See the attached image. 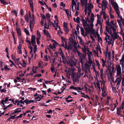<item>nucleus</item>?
<instances>
[{
  "mask_svg": "<svg viewBox=\"0 0 124 124\" xmlns=\"http://www.w3.org/2000/svg\"><path fill=\"white\" fill-rule=\"evenodd\" d=\"M17 32V35L19 37H20L21 35V31L19 28H17L16 29Z\"/></svg>",
  "mask_w": 124,
  "mask_h": 124,
  "instance_id": "nucleus-28",
  "label": "nucleus"
},
{
  "mask_svg": "<svg viewBox=\"0 0 124 124\" xmlns=\"http://www.w3.org/2000/svg\"><path fill=\"white\" fill-rule=\"evenodd\" d=\"M73 83L75 85L76 84V83H78L79 81V78H75V75L73 77Z\"/></svg>",
  "mask_w": 124,
  "mask_h": 124,
  "instance_id": "nucleus-15",
  "label": "nucleus"
},
{
  "mask_svg": "<svg viewBox=\"0 0 124 124\" xmlns=\"http://www.w3.org/2000/svg\"><path fill=\"white\" fill-rule=\"evenodd\" d=\"M17 50L21 49V46L20 44H19V45L17 46Z\"/></svg>",
  "mask_w": 124,
  "mask_h": 124,
  "instance_id": "nucleus-63",
  "label": "nucleus"
},
{
  "mask_svg": "<svg viewBox=\"0 0 124 124\" xmlns=\"http://www.w3.org/2000/svg\"><path fill=\"white\" fill-rule=\"evenodd\" d=\"M35 36L34 35H32L31 37V43H32L33 46H34V44H36V42L35 41Z\"/></svg>",
  "mask_w": 124,
  "mask_h": 124,
  "instance_id": "nucleus-12",
  "label": "nucleus"
},
{
  "mask_svg": "<svg viewBox=\"0 0 124 124\" xmlns=\"http://www.w3.org/2000/svg\"><path fill=\"white\" fill-rule=\"evenodd\" d=\"M30 101L31 100H29L28 99H26L24 101V102L26 104H28L31 103V102H30Z\"/></svg>",
  "mask_w": 124,
  "mask_h": 124,
  "instance_id": "nucleus-42",
  "label": "nucleus"
},
{
  "mask_svg": "<svg viewBox=\"0 0 124 124\" xmlns=\"http://www.w3.org/2000/svg\"><path fill=\"white\" fill-rule=\"evenodd\" d=\"M93 14V13L92 14V16ZM80 20L82 22L83 26L85 28L86 30H89L90 29H92L93 28L94 26L93 23L94 21V18L92 16L90 17V20H87L88 22L90 23V25L87 23L86 20L84 19L82 17L81 19H80Z\"/></svg>",
  "mask_w": 124,
  "mask_h": 124,
  "instance_id": "nucleus-2",
  "label": "nucleus"
},
{
  "mask_svg": "<svg viewBox=\"0 0 124 124\" xmlns=\"http://www.w3.org/2000/svg\"><path fill=\"white\" fill-rule=\"evenodd\" d=\"M111 66L108 65V67L107 68V70L109 72H111Z\"/></svg>",
  "mask_w": 124,
  "mask_h": 124,
  "instance_id": "nucleus-49",
  "label": "nucleus"
},
{
  "mask_svg": "<svg viewBox=\"0 0 124 124\" xmlns=\"http://www.w3.org/2000/svg\"><path fill=\"white\" fill-rule=\"evenodd\" d=\"M97 39L98 41L99 42H102V39L100 37V35L98 33H97Z\"/></svg>",
  "mask_w": 124,
  "mask_h": 124,
  "instance_id": "nucleus-31",
  "label": "nucleus"
},
{
  "mask_svg": "<svg viewBox=\"0 0 124 124\" xmlns=\"http://www.w3.org/2000/svg\"><path fill=\"white\" fill-rule=\"evenodd\" d=\"M30 6L31 8V9L32 10V11H34L33 10V3H30Z\"/></svg>",
  "mask_w": 124,
  "mask_h": 124,
  "instance_id": "nucleus-57",
  "label": "nucleus"
},
{
  "mask_svg": "<svg viewBox=\"0 0 124 124\" xmlns=\"http://www.w3.org/2000/svg\"><path fill=\"white\" fill-rule=\"evenodd\" d=\"M8 101V97H6L5 99L4 100L3 99L2 100H1V103L3 105L4 107H5V103H7V102Z\"/></svg>",
  "mask_w": 124,
  "mask_h": 124,
  "instance_id": "nucleus-14",
  "label": "nucleus"
},
{
  "mask_svg": "<svg viewBox=\"0 0 124 124\" xmlns=\"http://www.w3.org/2000/svg\"><path fill=\"white\" fill-rule=\"evenodd\" d=\"M62 43H64L66 41V39L65 38H64L62 37H61Z\"/></svg>",
  "mask_w": 124,
  "mask_h": 124,
  "instance_id": "nucleus-59",
  "label": "nucleus"
},
{
  "mask_svg": "<svg viewBox=\"0 0 124 124\" xmlns=\"http://www.w3.org/2000/svg\"><path fill=\"white\" fill-rule=\"evenodd\" d=\"M84 70L85 74L87 75L88 76H89L90 74V70H88V69H85V70Z\"/></svg>",
  "mask_w": 124,
  "mask_h": 124,
  "instance_id": "nucleus-27",
  "label": "nucleus"
},
{
  "mask_svg": "<svg viewBox=\"0 0 124 124\" xmlns=\"http://www.w3.org/2000/svg\"><path fill=\"white\" fill-rule=\"evenodd\" d=\"M107 2L106 0H103L102 1V3L101 4V7H102V9L103 10V8H104L105 9L107 7Z\"/></svg>",
  "mask_w": 124,
  "mask_h": 124,
  "instance_id": "nucleus-9",
  "label": "nucleus"
},
{
  "mask_svg": "<svg viewBox=\"0 0 124 124\" xmlns=\"http://www.w3.org/2000/svg\"><path fill=\"white\" fill-rule=\"evenodd\" d=\"M95 74L96 75V79L97 78L98 76H99V75L100 74L97 71H95Z\"/></svg>",
  "mask_w": 124,
  "mask_h": 124,
  "instance_id": "nucleus-50",
  "label": "nucleus"
},
{
  "mask_svg": "<svg viewBox=\"0 0 124 124\" xmlns=\"http://www.w3.org/2000/svg\"><path fill=\"white\" fill-rule=\"evenodd\" d=\"M64 30L66 33H67L69 31L67 26H66L65 27H64Z\"/></svg>",
  "mask_w": 124,
  "mask_h": 124,
  "instance_id": "nucleus-41",
  "label": "nucleus"
},
{
  "mask_svg": "<svg viewBox=\"0 0 124 124\" xmlns=\"http://www.w3.org/2000/svg\"><path fill=\"white\" fill-rule=\"evenodd\" d=\"M108 26H105V31L107 32H108L109 34H111L112 36H113V35L112 34V32L114 33L115 37L117 38L118 36L117 35V31L116 30V26L115 24L113 22V21L111 20L110 22V24L109 23V22L108 25Z\"/></svg>",
  "mask_w": 124,
  "mask_h": 124,
  "instance_id": "nucleus-1",
  "label": "nucleus"
},
{
  "mask_svg": "<svg viewBox=\"0 0 124 124\" xmlns=\"http://www.w3.org/2000/svg\"><path fill=\"white\" fill-rule=\"evenodd\" d=\"M97 22L96 24V25L97 26L98 24H100L101 23V18H100L99 15L97 14Z\"/></svg>",
  "mask_w": 124,
  "mask_h": 124,
  "instance_id": "nucleus-26",
  "label": "nucleus"
},
{
  "mask_svg": "<svg viewBox=\"0 0 124 124\" xmlns=\"http://www.w3.org/2000/svg\"><path fill=\"white\" fill-rule=\"evenodd\" d=\"M88 11V12H87V16L89 17L91 13L92 12L91 10H87V11Z\"/></svg>",
  "mask_w": 124,
  "mask_h": 124,
  "instance_id": "nucleus-55",
  "label": "nucleus"
},
{
  "mask_svg": "<svg viewBox=\"0 0 124 124\" xmlns=\"http://www.w3.org/2000/svg\"><path fill=\"white\" fill-rule=\"evenodd\" d=\"M79 2H77V4L75 2V10L78 11L79 10Z\"/></svg>",
  "mask_w": 124,
  "mask_h": 124,
  "instance_id": "nucleus-22",
  "label": "nucleus"
},
{
  "mask_svg": "<svg viewBox=\"0 0 124 124\" xmlns=\"http://www.w3.org/2000/svg\"><path fill=\"white\" fill-rule=\"evenodd\" d=\"M76 69L74 67H72V68H69L68 71H67V70H66L65 71L66 72L68 75H71L72 77H73V76H74V75L75 74L74 72V71Z\"/></svg>",
  "mask_w": 124,
  "mask_h": 124,
  "instance_id": "nucleus-4",
  "label": "nucleus"
},
{
  "mask_svg": "<svg viewBox=\"0 0 124 124\" xmlns=\"http://www.w3.org/2000/svg\"><path fill=\"white\" fill-rule=\"evenodd\" d=\"M78 38L79 40V43L81 45H82L83 46H84L85 45V42L80 37H78Z\"/></svg>",
  "mask_w": 124,
  "mask_h": 124,
  "instance_id": "nucleus-17",
  "label": "nucleus"
},
{
  "mask_svg": "<svg viewBox=\"0 0 124 124\" xmlns=\"http://www.w3.org/2000/svg\"><path fill=\"white\" fill-rule=\"evenodd\" d=\"M24 30L26 34L27 35H29V33L28 30L26 28H25Z\"/></svg>",
  "mask_w": 124,
  "mask_h": 124,
  "instance_id": "nucleus-44",
  "label": "nucleus"
},
{
  "mask_svg": "<svg viewBox=\"0 0 124 124\" xmlns=\"http://www.w3.org/2000/svg\"><path fill=\"white\" fill-rule=\"evenodd\" d=\"M43 32L44 34H46L47 37H50L51 36L49 33L47 31H46V30H44Z\"/></svg>",
  "mask_w": 124,
  "mask_h": 124,
  "instance_id": "nucleus-29",
  "label": "nucleus"
},
{
  "mask_svg": "<svg viewBox=\"0 0 124 124\" xmlns=\"http://www.w3.org/2000/svg\"><path fill=\"white\" fill-rule=\"evenodd\" d=\"M24 18L25 20H26V22L27 23L29 22V18L27 14H26V15L24 16Z\"/></svg>",
  "mask_w": 124,
  "mask_h": 124,
  "instance_id": "nucleus-39",
  "label": "nucleus"
},
{
  "mask_svg": "<svg viewBox=\"0 0 124 124\" xmlns=\"http://www.w3.org/2000/svg\"><path fill=\"white\" fill-rule=\"evenodd\" d=\"M112 34L113 35V36H112L111 34H110L111 35V37H112V38H110V39L109 40L111 42V43H113L114 42L115 39H117L119 37V36L117 34V35H118V36L117 37V38H116L114 34V33H113V32H112Z\"/></svg>",
  "mask_w": 124,
  "mask_h": 124,
  "instance_id": "nucleus-8",
  "label": "nucleus"
},
{
  "mask_svg": "<svg viewBox=\"0 0 124 124\" xmlns=\"http://www.w3.org/2000/svg\"><path fill=\"white\" fill-rule=\"evenodd\" d=\"M120 64L122 65V67L124 66V54L123 55L122 58L120 60Z\"/></svg>",
  "mask_w": 124,
  "mask_h": 124,
  "instance_id": "nucleus-19",
  "label": "nucleus"
},
{
  "mask_svg": "<svg viewBox=\"0 0 124 124\" xmlns=\"http://www.w3.org/2000/svg\"><path fill=\"white\" fill-rule=\"evenodd\" d=\"M96 85L98 87V88H99V89L100 90V91L101 92V87H100V84L97 78L96 79Z\"/></svg>",
  "mask_w": 124,
  "mask_h": 124,
  "instance_id": "nucleus-25",
  "label": "nucleus"
},
{
  "mask_svg": "<svg viewBox=\"0 0 124 124\" xmlns=\"http://www.w3.org/2000/svg\"><path fill=\"white\" fill-rule=\"evenodd\" d=\"M116 77L117 78L114 82L115 85H116L117 88L119 87V84L121 83L122 78L121 77V75H118Z\"/></svg>",
  "mask_w": 124,
  "mask_h": 124,
  "instance_id": "nucleus-5",
  "label": "nucleus"
},
{
  "mask_svg": "<svg viewBox=\"0 0 124 124\" xmlns=\"http://www.w3.org/2000/svg\"><path fill=\"white\" fill-rule=\"evenodd\" d=\"M61 56L62 59H65V56L64 54L62 53V52H59Z\"/></svg>",
  "mask_w": 124,
  "mask_h": 124,
  "instance_id": "nucleus-38",
  "label": "nucleus"
},
{
  "mask_svg": "<svg viewBox=\"0 0 124 124\" xmlns=\"http://www.w3.org/2000/svg\"><path fill=\"white\" fill-rule=\"evenodd\" d=\"M4 67L5 70H10V68L8 67L7 66V65H6L5 66H4Z\"/></svg>",
  "mask_w": 124,
  "mask_h": 124,
  "instance_id": "nucleus-61",
  "label": "nucleus"
},
{
  "mask_svg": "<svg viewBox=\"0 0 124 124\" xmlns=\"http://www.w3.org/2000/svg\"><path fill=\"white\" fill-rule=\"evenodd\" d=\"M70 89H73L76 91L81 90L82 89L80 87H76L73 85L71 86L70 88Z\"/></svg>",
  "mask_w": 124,
  "mask_h": 124,
  "instance_id": "nucleus-13",
  "label": "nucleus"
},
{
  "mask_svg": "<svg viewBox=\"0 0 124 124\" xmlns=\"http://www.w3.org/2000/svg\"><path fill=\"white\" fill-rule=\"evenodd\" d=\"M34 46V50L33 51L34 52V53L35 54V56L34 57V58L35 59L36 57V56H35V54H36V51L37 50V46L35 45V44H34V46Z\"/></svg>",
  "mask_w": 124,
  "mask_h": 124,
  "instance_id": "nucleus-36",
  "label": "nucleus"
},
{
  "mask_svg": "<svg viewBox=\"0 0 124 124\" xmlns=\"http://www.w3.org/2000/svg\"><path fill=\"white\" fill-rule=\"evenodd\" d=\"M102 91V95L103 97H105L107 95V94L105 92V90Z\"/></svg>",
  "mask_w": 124,
  "mask_h": 124,
  "instance_id": "nucleus-46",
  "label": "nucleus"
},
{
  "mask_svg": "<svg viewBox=\"0 0 124 124\" xmlns=\"http://www.w3.org/2000/svg\"><path fill=\"white\" fill-rule=\"evenodd\" d=\"M46 16L47 19H48L50 18L51 15L47 13L46 14Z\"/></svg>",
  "mask_w": 124,
  "mask_h": 124,
  "instance_id": "nucleus-54",
  "label": "nucleus"
},
{
  "mask_svg": "<svg viewBox=\"0 0 124 124\" xmlns=\"http://www.w3.org/2000/svg\"><path fill=\"white\" fill-rule=\"evenodd\" d=\"M0 1L1 3L5 5H7L9 3H8L6 2L4 0H0ZM9 3L10 4V2H9Z\"/></svg>",
  "mask_w": 124,
  "mask_h": 124,
  "instance_id": "nucleus-37",
  "label": "nucleus"
},
{
  "mask_svg": "<svg viewBox=\"0 0 124 124\" xmlns=\"http://www.w3.org/2000/svg\"><path fill=\"white\" fill-rule=\"evenodd\" d=\"M64 10L65 11L66 13V14L67 15V17L68 19H69L70 17L71 16V14H70V15L69 14V10L67 9H64Z\"/></svg>",
  "mask_w": 124,
  "mask_h": 124,
  "instance_id": "nucleus-23",
  "label": "nucleus"
},
{
  "mask_svg": "<svg viewBox=\"0 0 124 124\" xmlns=\"http://www.w3.org/2000/svg\"><path fill=\"white\" fill-rule=\"evenodd\" d=\"M57 33L58 35L60 37H61L62 34L63 33L61 30H59L58 31Z\"/></svg>",
  "mask_w": 124,
  "mask_h": 124,
  "instance_id": "nucleus-47",
  "label": "nucleus"
},
{
  "mask_svg": "<svg viewBox=\"0 0 124 124\" xmlns=\"http://www.w3.org/2000/svg\"><path fill=\"white\" fill-rule=\"evenodd\" d=\"M79 93H80L81 94L83 95V96H81L84 98H89V99H90L89 97L87 95H85L84 93H83L82 91H78Z\"/></svg>",
  "mask_w": 124,
  "mask_h": 124,
  "instance_id": "nucleus-18",
  "label": "nucleus"
},
{
  "mask_svg": "<svg viewBox=\"0 0 124 124\" xmlns=\"http://www.w3.org/2000/svg\"><path fill=\"white\" fill-rule=\"evenodd\" d=\"M92 63V62L88 61L86 62L85 64V69H88V70H89Z\"/></svg>",
  "mask_w": 124,
  "mask_h": 124,
  "instance_id": "nucleus-6",
  "label": "nucleus"
},
{
  "mask_svg": "<svg viewBox=\"0 0 124 124\" xmlns=\"http://www.w3.org/2000/svg\"><path fill=\"white\" fill-rule=\"evenodd\" d=\"M80 18L79 17H77L76 19L74 17L73 18V20L75 22L77 23H79L80 22Z\"/></svg>",
  "mask_w": 124,
  "mask_h": 124,
  "instance_id": "nucleus-24",
  "label": "nucleus"
},
{
  "mask_svg": "<svg viewBox=\"0 0 124 124\" xmlns=\"http://www.w3.org/2000/svg\"><path fill=\"white\" fill-rule=\"evenodd\" d=\"M21 111V110H15L14 111V112L12 114H14L16 113H17L19 112H20Z\"/></svg>",
  "mask_w": 124,
  "mask_h": 124,
  "instance_id": "nucleus-58",
  "label": "nucleus"
},
{
  "mask_svg": "<svg viewBox=\"0 0 124 124\" xmlns=\"http://www.w3.org/2000/svg\"><path fill=\"white\" fill-rule=\"evenodd\" d=\"M101 79L102 80V81H100L101 83V86H102V85H105V81L104 80V78Z\"/></svg>",
  "mask_w": 124,
  "mask_h": 124,
  "instance_id": "nucleus-43",
  "label": "nucleus"
},
{
  "mask_svg": "<svg viewBox=\"0 0 124 124\" xmlns=\"http://www.w3.org/2000/svg\"><path fill=\"white\" fill-rule=\"evenodd\" d=\"M37 34L38 36V37H37L38 38L40 39L41 35L39 31H37Z\"/></svg>",
  "mask_w": 124,
  "mask_h": 124,
  "instance_id": "nucleus-48",
  "label": "nucleus"
},
{
  "mask_svg": "<svg viewBox=\"0 0 124 124\" xmlns=\"http://www.w3.org/2000/svg\"><path fill=\"white\" fill-rule=\"evenodd\" d=\"M76 52L79 57V59L81 63V66L83 67L84 63V59L85 58V55L84 54L81 53L78 50L76 51Z\"/></svg>",
  "mask_w": 124,
  "mask_h": 124,
  "instance_id": "nucleus-3",
  "label": "nucleus"
},
{
  "mask_svg": "<svg viewBox=\"0 0 124 124\" xmlns=\"http://www.w3.org/2000/svg\"><path fill=\"white\" fill-rule=\"evenodd\" d=\"M100 77L101 79H103L104 74H103V69H101L100 70Z\"/></svg>",
  "mask_w": 124,
  "mask_h": 124,
  "instance_id": "nucleus-30",
  "label": "nucleus"
},
{
  "mask_svg": "<svg viewBox=\"0 0 124 124\" xmlns=\"http://www.w3.org/2000/svg\"><path fill=\"white\" fill-rule=\"evenodd\" d=\"M93 4L91 3H89L88 4V6H87V10H92V9L93 8Z\"/></svg>",
  "mask_w": 124,
  "mask_h": 124,
  "instance_id": "nucleus-16",
  "label": "nucleus"
},
{
  "mask_svg": "<svg viewBox=\"0 0 124 124\" xmlns=\"http://www.w3.org/2000/svg\"><path fill=\"white\" fill-rule=\"evenodd\" d=\"M88 0H80V2L82 5L84 6V8L87 7V1Z\"/></svg>",
  "mask_w": 124,
  "mask_h": 124,
  "instance_id": "nucleus-10",
  "label": "nucleus"
},
{
  "mask_svg": "<svg viewBox=\"0 0 124 124\" xmlns=\"http://www.w3.org/2000/svg\"><path fill=\"white\" fill-rule=\"evenodd\" d=\"M114 7L115 11L118 10V7L117 5H115L114 6Z\"/></svg>",
  "mask_w": 124,
  "mask_h": 124,
  "instance_id": "nucleus-52",
  "label": "nucleus"
},
{
  "mask_svg": "<svg viewBox=\"0 0 124 124\" xmlns=\"http://www.w3.org/2000/svg\"><path fill=\"white\" fill-rule=\"evenodd\" d=\"M49 48L52 49H55V48H54V47H53V46H52L51 44H50L49 45Z\"/></svg>",
  "mask_w": 124,
  "mask_h": 124,
  "instance_id": "nucleus-64",
  "label": "nucleus"
},
{
  "mask_svg": "<svg viewBox=\"0 0 124 124\" xmlns=\"http://www.w3.org/2000/svg\"><path fill=\"white\" fill-rule=\"evenodd\" d=\"M51 56L53 58H57L58 57V54L56 53L55 52L54 54H51Z\"/></svg>",
  "mask_w": 124,
  "mask_h": 124,
  "instance_id": "nucleus-34",
  "label": "nucleus"
},
{
  "mask_svg": "<svg viewBox=\"0 0 124 124\" xmlns=\"http://www.w3.org/2000/svg\"><path fill=\"white\" fill-rule=\"evenodd\" d=\"M76 62L74 63H73V60H69V62H67V65L70 66L71 67V68L72 67H73V65L74 64L75 65H76Z\"/></svg>",
  "mask_w": 124,
  "mask_h": 124,
  "instance_id": "nucleus-11",
  "label": "nucleus"
},
{
  "mask_svg": "<svg viewBox=\"0 0 124 124\" xmlns=\"http://www.w3.org/2000/svg\"><path fill=\"white\" fill-rule=\"evenodd\" d=\"M84 47L81 48L83 52L85 53L86 52L87 49L88 48V46L86 45L83 46Z\"/></svg>",
  "mask_w": 124,
  "mask_h": 124,
  "instance_id": "nucleus-32",
  "label": "nucleus"
},
{
  "mask_svg": "<svg viewBox=\"0 0 124 124\" xmlns=\"http://www.w3.org/2000/svg\"><path fill=\"white\" fill-rule=\"evenodd\" d=\"M78 43L74 41V48L77 49V44Z\"/></svg>",
  "mask_w": 124,
  "mask_h": 124,
  "instance_id": "nucleus-53",
  "label": "nucleus"
},
{
  "mask_svg": "<svg viewBox=\"0 0 124 124\" xmlns=\"http://www.w3.org/2000/svg\"><path fill=\"white\" fill-rule=\"evenodd\" d=\"M34 24L35 22L31 21V20L30 21V27H31L32 28H33Z\"/></svg>",
  "mask_w": 124,
  "mask_h": 124,
  "instance_id": "nucleus-35",
  "label": "nucleus"
},
{
  "mask_svg": "<svg viewBox=\"0 0 124 124\" xmlns=\"http://www.w3.org/2000/svg\"><path fill=\"white\" fill-rule=\"evenodd\" d=\"M75 4V2H71V7L73 10L74 9V6Z\"/></svg>",
  "mask_w": 124,
  "mask_h": 124,
  "instance_id": "nucleus-56",
  "label": "nucleus"
},
{
  "mask_svg": "<svg viewBox=\"0 0 124 124\" xmlns=\"http://www.w3.org/2000/svg\"><path fill=\"white\" fill-rule=\"evenodd\" d=\"M53 27L56 30H57L58 27V23H56V24H54V25H53Z\"/></svg>",
  "mask_w": 124,
  "mask_h": 124,
  "instance_id": "nucleus-40",
  "label": "nucleus"
},
{
  "mask_svg": "<svg viewBox=\"0 0 124 124\" xmlns=\"http://www.w3.org/2000/svg\"><path fill=\"white\" fill-rule=\"evenodd\" d=\"M43 97V96H42V97L41 98L39 96L38 97H37L36 98V99H38L36 101H40L41 100V99H42V98Z\"/></svg>",
  "mask_w": 124,
  "mask_h": 124,
  "instance_id": "nucleus-51",
  "label": "nucleus"
},
{
  "mask_svg": "<svg viewBox=\"0 0 124 124\" xmlns=\"http://www.w3.org/2000/svg\"><path fill=\"white\" fill-rule=\"evenodd\" d=\"M101 60L102 62V65L103 67H104V66H106V65H105V63H106V61L104 60L103 58H102L101 59Z\"/></svg>",
  "mask_w": 124,
  "mask_h": 124,
  "instance_id": "nucleus-33",
  "label": "nucleus"
},
{
  "mask_svg": "<svg viewBox=\"0 0 124 124\" xmlns=\"http://www.w3.org/2000/svg\"><path fill=\"white\" fill-rule=\"evenodd\" d=\"M88 57V61L90 62H92V59L91 57L92 55V53L91 52H89L87 54Z\"/></svg>",
  "mask_w": 124,
  "mask_h": 124,
  "instance_id": "nucleus-20",
  "label": "nucleus"
},
{
  "mask_svg": "<svg viewBox=\"0 0 124 124\" xmlns=\"http://www.w3.org/2000/svg\"><path fill=\"white\" fill-rule=\"evenodd\" d=\"M116 69L117 75H116V77L118 75H120L121 74V68L120 65L119 64L117 65L116 66Z\"/></svg>",
  "mask_w": 124,
  "mask_h": 124,
  "instance_id": "nucleus-7",
  "label": "nucleus"
},
{
  "mask_svg": "<svg viewBox=\"0 0 124 124\" xmlns=\"http://www.w3.org/2000/svg\"><path fill=\"white\" fill-rule=\"evenodd\" d=\"M54 40V42L53 44V47H54V48H55L56 46H57V45L58 44V43L55 41Z\"/></svg>",
  "mask_w": 124,
  "mask_h": 124,
  "instance_id": "nucleus-45",
  "label": "nucleus"
},
{
  "mask_svg": "<svg viewBox=\"0 0 124 124\" xmlns=\"http://www.w3.org/2000/svg\"><path fill=\"white\" fill-rule=\"evenodd\" d=\"M106 36H107V37L108 38V39L109 40L110 39V38H111L110 37V36L109 35H108L107 33H105Z\"/></svg>",
  "mask_w": 124,
  "mask_h": 124,
  "instance_id": "nucleus-62",
  "label": "nucleus"
},
{
  "mask_svg": "<svg viewBox=\"0 0 124 124\" xmlns=\"http://www.w3.org/2000/svg\"><path fill=\"white\" fill-rule=\"evenodd\" d=\"M80 29L82 35L84 37L86 36V35L85 34V31L83 27H80Z\"/></svg>",
  "mask_w": 124,
  "mask_h": 124,
  "instance_id": "nucleus-21",
  "label": "nucleus"
},
{
  "mask_svg": "<svg viewBox=\"0 0 124 124\" xmlns=\"http://www.w3.org/2000/svg\"><path fill=\"white\" fill-rule=\"evenodd\" d=\"M40 39L38 38L37 37L36 38V40H37V44L39 45L40 44V42L39 41V40Z\"/></svg>",
  "mask_w": 124,
  "mask_h": 124,
  "instance_id": "nucleus-60",
  "label": "nucleus"
}]
</instances>
